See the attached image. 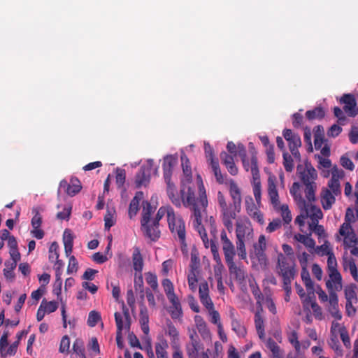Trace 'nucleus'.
<instances>
[{"instance_id":"1","label":"nucleus","mask_w":358,"mask_h":358,"mask_svg":"<svg viewBox=\"0 0 358 358\" xmlns=\"http://www.w3.org/2000/svg\"><path fill=\"white\" fill-rule=\"evenodd\" d=\"M199 196H195V189L191 185H187L184 181L181 182L180 196H178L175 185L169 180L166 183V192L172 203L176 207L182 204L189 208L193 213L192 224L194 228L199 233L205 242L208 243L206 234L202 224L203 215L206 213L208 199L201 177L198 175Z\"/></svg>"},{"instance_id":"2","label":"nucleus","mask_w":358,"mask_h":358,"mask_svg":"<svg viewBox=\"0 0 358 358\" xmlns=\"http://www.w3.org/2000/svg\"><path fill=\"white\" fill-rule=\"evenodd\" d=\"M296 176L299 179L300 187L304 186L306 198L308 202L315 201V192L317 190L316 180L317 172L310 162L306 160L303 164H299L296 166Z\"/></svg>"},{"instance_id":"3","label":"nucleus","mask_w":358,"mask_h":358,"mask_svg":"<svg viewBox=\"0 0 358 358\" xmlns=\"http://www.w3.org/2000/svg\"><path fill=\"white\" fill-rule=\"evenodd\" d=\"M236 249L240 259H245L247 252L245 246V241H250L253 238V229L251 222L248 219H241L237 220L236 224Z\"/></svg>"},{"instance_id":"4","label":"nucleus","mask_w":358,"mask_h":358,"mask_svg":"<svg viewBox=\"0 0 358 358\" xmlns=\"http://www.w3.org/2000/svg\"><path fill=\"white\" fill-rule=\"evenodd\" d=\"M249 148L250 149L251 153L250 159H249L248 158L244 159L243 160H242V163L244 169L246 171H251V173L252 175V185L253 189V194L257 201V203L259 206L261 203L262 189L259 172L257 165V159L255 155V151L253 147V144L252 143H250Z\"/></svg>"},{"instance_id":"5","label":"nucleus","mask_w":358,"mask_h":358,"mask_svg":"<svg viewBox=\"0 0 358 358\" xmlns=\"http://www.w3.org/2000/svg\"><path fill=\"white\" fill-rule=\"evenodd\" d=\"M289 192L298 207L301 209V211H305L308 217H310L313 221H315V220H319V219L322 217V212L321 209L311 203H307L303 198L299 182H294Z\"/></svg>"},{"instance_id":"6","label":"nucleus","mask_w":358,"mask_h":358,"mask_svg":"<svg viewBox=\"0 0 358 358\" xmlns=\"http://www.w3.org/2000/svg\"><path fill=\"white\" fill-rule=\"evenodd\" d=\"M169 229L175 239H178L181 244L182 252L186 250V228L185 222L180 215H176L174 210H169Z\"/></svg>"},{"instance_id":"7","label":"nucleus","mask_w":358,"mask_h":358,"mask_svg":"<svg viewBox=\"0 0 358 358\" xmlns=\"http://www.w3.org/2000/svg\"><path fill=\"white\" fill-rule=\"evenodd\" d=\"M199 294L201 303L208 310L211 315V322L217 324L218 329L221 331L222 329V325L220 322V316L219 313L214 310V304L209 295L208 284L206 280L200 283Z\"/></svg>"},{"instance_id":"8","label":"nucleus","mask_w":358,"mask_h":358,"mask_svg":"<svg viewBox=\"0 0 358 358\" xmlns=\"http://www.w3.org/2000/svg\"><path fill=\"white\" fill-rule=\"evenodd\" d=\"M266 249V241L264 235L259 237L258 241L253 245V249L250 252V257L253 266L258 269H267V256L265 252Z\"/></svg>"},{"instance_id":"9","label":"nucleus","mask_w":358,"mask_h":358,"mask_svg":"<svg viewBox=\"0 0 358 358\" xmlns=\"http://www.w3.org/2000/svg\"><path fill=\"white\" fill-rule=\"evenodd\" d=\"M162 285L167 299L171 303L170 310L171 317L173 319L180 317L182 314V307L178 297L175 294L173 282L169 278H165L162 281Z\"/></svg>"},{"instance_id":"10","label":"nucleus","mask_w":358,"mask_h":358,"mask_svg":"<svg viewBox=\"0 0 358 358\" xmlns=\"http://www.w3.org/2000/svg\"><path fill=\"white\" fill-rule=\"evenodd\" d=\"M173 210L171 206H162L159 208L155 217L151 220L148 227H147L145 236L149 238L152 241H157L160 237V230L159 229V222L166 214L167 221L169 220V210Z\"/></svg>"},{"instance_id":"11","label":"nucleus","mask_w":358,"mask_h":358,"mask_svg":"<svg viewBox=\"0 0 358 358\" xmlns=\"http://www.w3.org/2000/svg\"><path fill=\"white\" fill-rule=\"evenodd\" d=\"M279 275L282 278L283 285H291L296 275L295 264L282 254L278 256Z\"/></svg>"},{"instance_id":"12","label":"nucleus","mask_w":358,"mask_h":358,"mask_svg":"<svg viewBox=\"0 0 358 358\" xmlns=\"http://www.w3.org/2000/svg\"><path fill=\"white\" fill-rule=\"evenodd\" d=\"M270 200L275 210L280 212L284 222L289 224L292 221L291 213L286 204L280 205L278 200V194L275 189V186L270 178Z\"/></svg>"},{"instance_id":"13","label":"nucleus","mask_w":358,"mask_h":358,"mask_svg":"<svg viewBox=\"0 0 358 358\" xmlns=\"http://www.w3.org/2000/svg\"><path fill=\"white\" fill-rule=\"evenodd\" d=\"M283 137L288 142V145L292 155L294 159L300 162L301 155L299 151V148L301 146V141L299 134L294 133L289 129H285L282 132Z\"/></svg>"},{"instance_id":"14","label":"nucleus","mask_w":358,"mask_h":358,"mask_svg":"<svg viewBox=\"0 0 358 358\" xmlns=\"http://www.w3.org/2000/svg\"><path fill=\"white\" fill-rule=\"evenodd\" d=\"M241 207L237 206V208H236L234 204L232 203L220 209L222 217V222L229 231L232 230L233 220L236 219V215L241 211Z\"/></svg>"},{"instance_id":"15","label":"nucleus","mask_w":358,"mask_h":358,"mask_svg":"<svg viewBox=\"0 0 358 358\" xmlns=\"http://www.w3.org/2000/svg\"><path fill=\"white\" fill-rule=\"evenodd\" d=\"M220 238L226 264L234 262V258L236 255L235 248L232 242L228 238L224 230H222L221 232Z\"/></svg>"},{"instance_id":"16","label":"nucleus","mask_w":358,"mask_h":358,"mask_svg":"<svg viewBox=\"0 0 358 358\" xmlns=\"http://www.w3.org/2000/svg\"><path fill=\"white\" fill-rule=\"evenodd\" d=\"M231 276L239 284L245 285L246 283L247 272L243 266H237L234 262L227 264Z\"/></svg>"},{"instance_id":"17","label":"nucleus","mask_w":358,"mask_h":358,"mask_svg":"<svg viewBox=\"0 0 358 358\" xmlns=\"http://www.w3.org/2000/svg\"><path fill=\"white\" fill-rule=\"evenodd\" d=\"M344 104L343 110L350 117H355L358 115V108L355 97L351 94H345L340 100Z\"/></svg>"},{"instance_id":"18","label":"nucleus","mask_w":358,"mask_h":358,"mask_svg":"<svg viewBox=\"0 0 358 358\" xmlns=\"http://www.w3.org/2000/svg\"><path fill=\"white\" fill-rule=\"evenodd\" d=\"M152 164L143 166L140 168L135 176V184L137 188L147 186L150 180Z\"/></svg>"},{"instance_id":"19","label":"nucleus","mask_w":358,"mask_h":358,"mask_svg":"<svg viewBox=\"0 0 358 358\" xmlns=\"http://www.w3.org/2000/svg\"><path fill=\"white\" fill-rule=\"evenodd\" d=\"M245 205L248 214L255 220L260 224L264 223V217L262 213L258 209L251 196H247L245 198Z\"/></svg>"},{"instance_id":"20","label":"nucleus","mask_w":358,"mask_h":358,"mask_svg":"<svg viewBox=\"0 0 358 358\" xmlns=\"http://www.w3.org/2000/svg\"><path fill=\"white\" fill-rule=\"evenodd\" d=\"M267 284H268V281L266 279H264L263 280V286L264 287V292H261L258 286L250 285L252 293L257 300L258 308H260L261 310H262V304L264 303V301H268V291L267 289Z\"/></svg>"},{"instance_id":"21","label":"nucleus","mask_w":358,"mask_h":358,"mask_svg":"<svg viewBox=\"0 0 358 358\" xmlns=\"http://www.w3.org/2000/svg\"><path fill=\"white\" fill-rule=\"evenodd\" d=\"M177 157L171 155H166L164 157L162 168L165 182L171 180L173 170L174 166L177 164Z\"/></svg>"},{"instance_id":"22","label":"nucleus","mask_w":358,"mask_h":358,"mask_svg":"<svg viewBox=\"0 0 358 358\" xmlns=\"http://www.w3.org/2000/svg\"><path fill=\"white\" fill-rule=\"evenodd\" d=\"M59 185L71 196H75L82 189L81 183L77 178H72L69 182L64 180H62Z\"/></svg>"},{"instance_id":"23","label":"nucleus","mask_w":358,"mask_h":358,"mask_svg":"<svg viewBox=\"0 0 358 358\" xmlns=\"http://www.w3.org/2000/svg\"><path fill=\"white\" fill-rule=\"evenodd\" d=\"M155 209V208L151 206L150 203L148 201H143L141 224L144 234L145 233L150 222H151V215L154 213Z\"/></svg>"},{"instance_id":"24","label":"nucleus","mask_w":358,"mask_h":358,"mask_svg":"<svg viewBox=\"0 0 358 358\" xmlns=\"http://www.w3.org/2000/svg\"><path fill=\"white\" fill-rule=\"evenodd\" d=\"M182 168L183 172V178L181 180V182H184L187 185H191L194 187L192 183V173L189 159L186 155L181 156Z\"/></svg>"},{"instance_id":"25","label":"nucleus","mask_w":358,"mask_h":358,"mask_svg":"<svg viewBox=\"0 0 358 358\" xmlns=\"http://www.w3.org/2000/svg\"><path fill=\"white\" fill-rule=\"evenodd\" d=\"M229 194L232 199V203L236 208L241 207V193L238 185L234 180L229 181Z\"/></svg>"},{"instance_id":"26","label":"nucleus","mask_w":358,"mask_h":358,"mask_svg":"<svg viewBox=\"0 0 358 358\" xmlns=\"http://www.w3.org/2000/svg\"><path fill=\"white\" fill-rule=\"evenodd\" d=\"M335 196L328 189H322L321 193V203L324 210L331 208L332 205L335 203Z\"/></svg>"},{"instance_id":"27","label":"nucleus","mask_w":358,"mask_h":358,"mask_svg":"<svg viewBox=\"0 0 358 358\" xmlns=\"http://www.w3.org/2000/svg\"><path fill=\"white\" fill-rule=\"evenodd\" d=\"M329 280L326 282L327 287H331V282L334 284L336 290L342 288V276L338 270L328 271Z\"/></svg>"},{"instance_id":"28","label":"nucleus","mask_w":358,"mask_h":358,"mask_svg":"<svg viewBox=\"0 0 358 358\" xmlns=\"http://www.w3.org/2000/svg\"><path fill=\"white\" fill-rule=\"evenodd\" d=\"M169 348V344L164 338H159L158 341L155 343V352L157 358H169L166 352Z\"/></svg>"},{"instance_id":"29","label":"nucleus","mask_w":358,"mask_h":358,"mask_svg":"<svg viewBox=\"0 0 358 358\" xmlns=\"http://www.w3.org/2000/svg\"><path fill=\"white\" fill-rule=\"evenodd\" d=\"M133 268L136 272L141 273L143 268V259L138 248H135L132 255Z\"/></svg>"},{"instance_id":"30","label":"nucleus","mask_w":358,"mask_h":358,"mask_svg":"<svg viewBox=\"0 0 358 358\" xmlns=\"http://www.w3.org/2000/svg\"><path fill=\"white\" fill-rule=\"evenodd\" d=\"M325 141L323 127L318 125L314 129V144L316 150H320Z\"/></svg>"},{"instance_id":"31","label":"nucleus","mask_w":358,"mask_h":358,"mask_svg":"<svg viewBox=\"0 0 358 358\" xmlns=\"http://www.w3.org/2000/svg\"><path fill=\"white\" fill-rule=\"evenodd\" d=\"M325 111L321 106L315 107L313 110H307L306 113V117L310 120H321L325 116Z\"/></svg>"},{"instance_id":"32","label":"nucleus","mask_w":358,"mask_h":358,"mask_svg":"<svg viewBox=\"0 0 358 358\" xmlns=\"http://www.w3.org/2000/svg\"><path fill=\"white\" fill-rule=\"evenodd\" d=\"M143 197V192H138L130 202L129 208V215L131 218L133 215H136L138 210L139 202Z\"/></svg>"},{"instance_id":"33","label":"nucleus","mask_w":358,"mask_h":358,"mask_svg":"<svg viewBox=\"0 0 358 358\" xmlns=\"http://www.w3.org/2000/svg\"><path fill=\"white\" fill-rule=\"evenodd\" d=\"M195 321L196 322V328L198 329V331L199 332L202 338L204 339L209 338L210 336V333L203 320L200 316H196Z\"/></svg>"},{"instance_id":"34","label":"nucleus","mask_w":358,"mask_h":358,"mask_svg":"<svg viewBox=\"0 0 358 358\" xmlns=\"http://www.w3.org/2000/svg\"><path fill=\"white\" fill-rule=\"evenodd\" d=\"M255 327H256V330L258 334L259 338L261 340H264L265 339V334H264V320L262 319V317L259 311H257L255 315Z\"/></svg>"},{"instance_id":"35","label":"nucleus","mask_w":358,"mask_h":358,"mask_svg":"<svg viewBox=\"0 0 358 358\" xmlns=\"http://www.w3.org/2000/svg\"><path fill=\"white\" fill-rule=\"evenodd\" d=\"M209 164L215 177L216 181L219 184H223L225 181L227 175H223L222 173L218 161L213 162V163H210Z\"/></svg>"},{"instance_id":"36","label":"nucleus","mask_w":358,"mask_h":358,"mask_svg":"<svg viewBox=\"0 0 358 358\" xmlns=\"http://www.w3.org/2000/svg\"><path fill=\"white\" fill-rule=\"evenodd\" d=\"M72 350L73 352L80 357V358H87L85 355V349L84 342L80 338L76 339L73 343Z\"/></svg>"},{"instance_id":"37","label":"nucleus","mask_w":358,"mask_h":358,"mask_svg":"<svg viewBox=\"0 0 358 358\" xmlns=\"http://www.w3.org/2000/svg\"><path fill=\"white\" fill-rule=\"evenodd\" d=\"M200 350V343L199 341H194L193 343H189L186 345L187 354L189 358H197Z\"/></svg>"},{"instance_id":"38","label":"nucleus","mask_w":358,"mask_h":358,"mask_svg":"<svg viewBox=\"0 0 358 358\" xmlns=\"http://www.w3.org/2000/svg\"><path fill=\"white\" fill-rule=\"evenodd\" d=\"M17 264H15V262H5L6 268L3 269V275L7 280L13 281L15 279L13 270L15 268Z\"/></svg>"},{"instance_id":"39","label":"nucleus","mask_w":358,"mask_h":358,"mask_svg":"<svg viewBox=\"0 0 358 358\" xmlns=\"http://www.w3.org/2000/svg\"><path fill=\"white\" fill-rule=\"evenodd\" d=\"M197 270H189L187 275V282L189 289L192 292H195L197 289L198 279L196 277Z\"/></svg>"},{"instance_id":"40","label":"nucleus","mask_w":358,"mask_h":358,"mask_svg":"<svg viewBox=\"0 0 358 358\" xmlns=\"http://www.w3.org/2000/svg\"><path fill=\"white\" fill-rule=\"evenodd\" d=\"M34 216L31 220V224L33 228H40L42 224V216L40 214V209L38 207H34L31 210Z\"/></svg>"},{"instance_id":"41","label":"nucleus","mask_w":358,"mask_h":358,"mask_svg":"<svg viewBox=\"0 0 358 358\" xmlns=\"http://www.w3.org/2000/svg\"><path fill=\"white\" fill-rule=\"evenodd\" d=\"M146 282L150 286L154 292L158 291V281L155 273L148 272L145 273Z\"/></svg>"},{"instance_id":"42","label":"nucleus","mask_w":358,"mask_h":358,"mask_svg":"<svg viewBox=\"0 0 358 358\" xmlns=\"http://www.w3.org/2000/svg\"><path fill=\"white\" fill-rule=\"evenodd\" d=\"M356 286L355 285H350L347 286L345 289V297L346 301H357V296L355 292Z\"/></svg>"},{"instance_id":"43","label":"nucleus","mask_w":358,"mask_h":358,"mask_svg":"<svg viewBox=\"0 0 358 358\" xmlns=\"http://www.w3.org/2000/svg\"><path fill=\"white\" fill-rule=\"evenodd\" d=\"M283 165L287 172H292L294 167V160L292 155H290L287 151L283 152Z\"/></svg>"},{"instance_id":"44","label":"nucleus","mask_w":358,"mask_h":358,"mask_svg":"<svg viewBox=\"0 0 358 358\" xmlns=\"http://www.w3.org/2000/svg\"><path fill=\"white\" fill-rule=\"evenodd\" d=\"M134 289L136 292H138L140 294V298L143 300L145 297L144 285L143 276L141 274L138 277L134 280Z\"/></svg>"},{"instance_id":"45","label":"nucleus","mask_w":358,"mask_h":358,"mask_svg":"<svg viewBox=\"0 0 358 358\" xmlns=\"http://www.w3.org/2000/svg\"><path fill=\"white\" fill-rule=\"evenodd\" d=\"M200 266V259L199 257V252L196 249H192L191 251V262L189 270H198Z\"/></svg>"},{"instance_id":"46","label":"nucleus","mask_w":358,"mask_h":358,"mask_svg":"<svg viewBox=\"0 0 358 358\" xmlns=\"http://www.w3.org/2000/svg\"><path fill=\"white\" fill-rule=\"evenodd\" d=\"M231 327L238 336L244 337L246 335V329L238 320L231 321Z\"/></svg>"},{"instance_id":"47","label":"nucleus","mask_w":358,"mask_h":358,"mask_svg":"<svg viewBox=\"0 0 358 358\" xmlns=\"http://www.w3.org/2000/svg\"><path fill=\"white\" fill-rule=\"evenodd\" d=\"M59 245L55 241L51 244L49 248L48 258L51 262H54L55 260H57V259H59Z\"/></svg>"},{"instance_id":"48","label":"nucleus","mask_w":358,"mask_h":358,"mask_svg":"<svg viewBox=\"0 0 358 358\" xmlns=\"http://www.w3.org/2000/svg\"><path fill=\"white\" fill-rule=\"evenodd\" d=\"M329 302V313L338 310V296L336 292H330Z\"/></svg>"},{"instance_id":"49","label":"nucleus","mask_w":358,"mask_h":358,"mask_svg":"<svg viewBox=\"0 0 358 358\" xmlns=\"http://www.w3.org/2000/svg\"><path fill=\"white\" fill-rule=\"evenodd\" d=\"M126 179V173L124 169L117 168L116 169L115 182L118 187H122Z\"/></svg>"},{"instance_id":"50","label":"nucleus","mask_w":358,"mask_h":358,"mask_svg":"<svg viewBox=\"0 0 358 358\" xmlns=\"http://www.w3.org/2000/svg\"><path fill=\"white\" fill-rule=\"evenodd\" d=\"M70 348V338L69 336L65 335L62 338L60 341L59 351L61 353L68 354Z\"/></svg>"},{"instance_id":"51","label":"nucleus","mask_w":358,"mask_h":358,"mask_svg":"<svg viewBox=\"0 0 358 358\" xmlns=\"http://www.w3.org/2000/svg\"><path fill=\"white\" fill-rule=\"evenodd\" d=\"M100 320H101L100 314L95 310H92L90 312L89 315H88L87 324L90 327H93L96 325V324L98 323V322Z\"/></svg>"},{"instance_id":"52","label":"nucleus","mask_w":358,"mask_h":358,"mask_svg":"<svg viewBox=\"0 0 358 358\" xmlns=\"http://www.w3.org/2000/svg\"><path fill=\"white\" fill-rule=\"evenodd\" d=\"M204 150L207 162L209 164L213 163V162L218 161L217 159L214 157L213 149L208 143H204Z\"/></svg>"},{"instance_id":"53","label":"nucleus","mask_w":358,"mask_h":358,"mask_svg":"<svg viewBox=\"0 0 358 358\" xmlns=\"http://www.w3.org/2000/svg\"><path fill=\"white\" fill-rule=\"evenodd\" d=\"M270 351L273 354V358H283V352L280 348L274 342L270 339Z\"/></svg>"},{"instance_id":"54","label":"nucleus","mask_w":358,"mask_h":358,"mask_svg":"<svg viewBox=\"0 0 358 358\" xmlns=\"http://www.w3.org/2000/svg\"><path fill=\"white\" fill-rule=\"evenodd\" d=\"M328 186L330 189L329 190L331 191V192L333 193L334 195L338 196L341 194V190L339 181L329 180L328 182Z\"/></svg>"},{"instance_id":"55","label":"nucleus","mask_w":358,"mask_h":358,"mask_svg":"<svg viewBox=\"0 0 358 358\" xmlns=\"http://www.w3.org/2000/svg\"><path fill=\"white\" fill-rule=\"evenodd\" d=\"M78 268V264L76 257L72 255L69 257V264L67 267V273L69 274L76 273Z\"/></svg>"},{"instance_id":"56","label":"nucleus","mask_w":358,"mask_h":358,"mask_svg":"<svg viewBox=\"0 0 358 358\" xmlns=\"http://www.w3.org/2000/svg\"><path fill=\"white\" fill-rule=\"evenodd\" d=\"M313 224L314 225L313 232L318 236V238H325L327 235L322 225L318 224V220L313 221Z\"/></svg>"},{"instance_id":"57","label":"nucleus","mask_w":358,"mask_h":358,"mask_svg":"<svg viewBox=\"0 0 358 358\" xmlns=\"http://www.w3.org/2000/svg\"><path fill=\"white\" fill-rule=\"evenodd\" d=\"M19 341H16L13 343L9 348L4 350L3 355H1L2 358L6 357L8 355H14L17 352V347L19 345Z\"/></svg>"},{"instance_id":"58","label":"nucleus","mask_w":358,"mask_h":358,"mask_svg":"<svg viewBox=\"0 0 358 358\" xmlns=\"http://www.w3.org/2000/svg\"><path fill=\"white\" fill-rule=\"evenodd\" d=\"M9 336V333L8 331H5L0 339V355L1 356L3 355L4 350L6 349L8 343V338Z\"/></svg>"},{"instance_id":"59","label":"nucleus","mask_w":358,"mask_h":358,"mask_svg":"<svg viewBox=\"0 0 358 358\" xmlns=\"http://www.w3.org/2000/svg\"><path fill=\"white\" fill-rule=\"evenodd\" d=\"M338 264L334 254H330L327 259V271L338 270Z\"/></svg>"},{"instance_id":"60","label":"nucleus","mask_w":358,"mask_h":358,"mask_svg":"<svg viewBox=\"0 0 358 358\" xmlns=\"http://www.w3.org/2000/svg\"><path fill=\"white\" fill-rule=\"evenodd\" d=\"M140 324H148L149 323V316L148 313V310L144 304L141 306L140 308Z\"/></svg>"},{"instance_id":"61","label":"nucleus","mask_w":358,"mask_h":358,"mask_svg":"<svg viewBox=\"0 0 358 358\" xmlns=\"http://www.w3.org/2000/svg\"><path fill=\"white\" fill-rule=\"evenodd\" d=\"M357 243V238L354 233L348 234L344 237L343 243L346 248L352 247Z\"/></svg>"},{"instance_id":"62","label":"nucleus","mask_w":358,"mask_h":358,"mask_svg":"<svg viewBox=\"0 0 358 358\" xmlns=\"http://www.w3.org/2000/svg\"><path fill=\"white\" fill-rule=\"evenodd\" d=\"M58 308V304L57 302L52 301H45L44 300V303L43 308L47 313H51L55 312Z\"/></svg>"},{"instance_id":"63","label":"nucleus","mask_w":358,"mask_h":358,"mask_svg":"<svg viewBox=\"0 0 358 358\" xmlns=\"http://www.w3.org/2000/svg\"><path fill=\"white\" fill-rule=\"evenodd\" d=\"M341 338L346 348H350L351 343L348 331L345 328H341L339 330Z\"/></svg>"},{"instance_id":"64","label":"nucleus","mask_w":358,"mask_h":358,"mask_svg":"<svg viewBox=\"0 0 358 358\" xmlns=\"http://www.w3.org/2000/svg\"><path fill=\"white\" fill-rule=\"evenodd\" d=\"M340 162L341 166L348 170L352 171L355 168V165L352 160L346 156H342L341 157Z\"/></svg>"}]
</instances>
